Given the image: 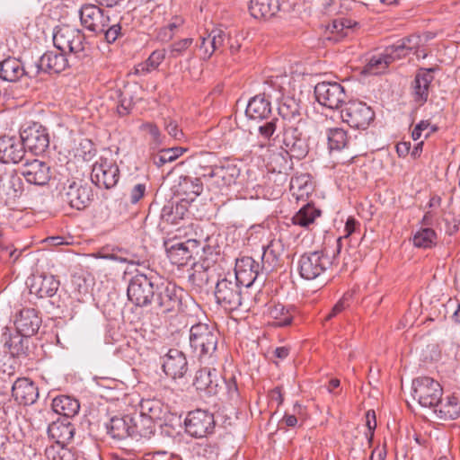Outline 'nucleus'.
<instances>
[{"label": "nucleus", "mask_w": 460, "mask_h": 460, "mask_svg": "<svg viewBox=\"0 0 460 460\" xmlns=\"http://www.w3.org/2000/svg\"><path fill=\"white\" fill-rule=\"evenodd\" d=\"M367 418V427L368 429V433H367V437L368 438L369 441L372 440L374 436V431L376 428V414L375 411H368L366 414Z\"/></svg>", "instance_id": "nucleus-63"}, {"label": "nucleus", "mask_w": 460, "mask_h": 460, "mask_svg": "<svg viewBox=\"0 0 460 460\" xmlns=\"http://www.w3.org/2000/svg\"><path fill=\"white\" fill-rule=\"evenodd\" d=\"M146 191L145 183H137L129 190V201L131 204H137L142 199Z\"/></svg>", "instance_id": "nucleus-61"}, {"label": "nucleus", "mask_w": 460, "mask_h": 460, "mask_svg": "<svg viewBox=\"0 0 460 460\" xmlns=\"http://www.w3.org/2000/svg\"><path fill=\"white\" fill-rule=\"evenodd\" d=\"M203 177L185 175L181 177L180 186L186 193L199 196L203 191Z\"/></svg>", "instance_id": "nucleus-52"}, {"label": "nucleus", "mask_w": 460, "mask_h": 460, "mask_svg": "<svg viewBox=\"0 0 460 460\" xmlns=\"http://www.w3.org/2000/svg\"><path fill=\"white\" fill-rule=\"evenodd\" d=\"M240 175V169L232 163H226L222 165H216L210 174H208L206 184L208 189L219 191L235 182Z\"/></svg>", "instance_id": "nucleus-17"}, {"label": "nucleus", "mask_w": 460, "mask_h": 460, "mask_svg": "<svg viewBox=\"0 0 460 460\" xmlns=\"http://www.w3.org/2000/svg\"><path fill=\"white\" fill-rule=\"evenodd\" d=\"M245 113L252 119H267L271 113V105L265 93L252 97L248 102Z\"/></svg>", "instance_id": "nucleus-35"}, {"label": "nucleus", "mask_w": 460, "mask_h": 460, "mask_svg": "<svg viewBox=\"0 0 460 460\" xmlns=\"http://www.w3.org/2000/svg\"><path fill=\"white\" fill-rule=\"evenodd\" d=\"M35 77L34 66L26 70L22 61L15 58H7L0 62V78L7 82H17L23 76Z\"/></svg>", "instance_id": "nucleus-25"}, {"label": "nucleus", "mask_w": 460, "mask_h": 460, "mask_svg": "<svg viewBox=\"0 0 460 460\" xmlns=\"http://www.w3.org/2000/svg\"><path fill=\"white\" fill-rule=\"evenodd\" d=\"M138 413L155 421L161 420L164 415L163 404L155 399L142 400L139 403Z\"/></svg>", "instance_id": "nucleus-43"}, {"label": "nucleus", "mask_w": 460, "mask_h": 460, "mask_svg": "<svg viewBox=\"0 0 460 460\" xmlns=\"http://www.w3.org/2000/svg\"><path fill=\"white\" fill-rule=\"evenodd\" d=\"M40 323L41 319L38 314V311L34 308H23L20 311L14 324L21 337L14 336L4 343L12 356L19 357L25 353L22 337L33 335L39 330Z\"/></svg>", "instance_id": "nucleus-2"}, {"label": "nucleus", "mask_w": 460, "mask_h": 460, "mask_svg": "<svg viewBox=\"0 0 460 460\" xmlns=\"http://www.w3.org/2000/svg\"><path fill=\"white\" fill-rule=\"evenodd\" d=\"M227 37L228 35H226L225 31L219 28L213 29L208 33V43L211 45V49H206L205 60L208 59L215 51L219 50L225 46Z\"/></svg>", "instance_id": "nucleus-51"}, {"label": "nucleus", "mask_w": 460, "mask_h": 460, "mask_svg": "<svg viewBox=\"0 0 460 460\" xmlns=\"http://www.w3.org/2000/svg\"><path fill=\"white\" fill-rule=\"evenodd\" d=\"M265 272L261 269V265L256 261L253 258L245 256L241 259H237L234 268L235 279L241 286L245 288L251 287L261 273Z\"/></svg>", "instance_id": "nucleus-20"}, {"label": "nucleus", "mask_w": 460, "mask_h": 460, "mask_svg": "<svg viewBox=\"0 0 460 460\" xmlns=\"http://www.w3.org/2000/svg\"><path fill=\"white\" fill-rule=\"evenodd\" d=\"M240 284L233 279L225 277L216 285L215 297L217 304L228 311H234L243 305Z\"/></svg>", "instance_id": "nucleus-11"}, {"label": "nucleus", "mask_w": 460, "mask_h": 460, "mask_svg": "<svg viewBox=\"0 0 460 460\" xmlns=\"http://www.w3.org/2000/svg\"><path fill=\"white\" fill-rule=\"evenodd\" d=\"M327 140L331 151H340L345 148L349 143L347 132L340 128H329L327 130Z\"/></svg>", "instance_id": "nucleus-46"}, {"label": "nucleus", "mask_w": 460, "mask_h": 460, "mask_svg": "<svg viewBox=\"0 0 460 460\" xmlns=\"http://www.w3.org/2000/svg\"><path fill=\"white\" fill-rule=\"evenodd\" d=\"M341 117L349 127L364 130L373 122L375 112L363 102L350 101L341 110Z\"/></svg>", "instance_id": "nucleus-10"}, {"label": "nucleus", "mask_w": 460, "mask_h": 460, "mask_svg": "<svg viewBox=\"0 0 460 460\" xmlns=\"http://www.w3.org/2000/svg\"><path fill=\"white\" fill-rule=\"evenodd\" d=\"M421 39L419 35H411L397 40L394 44L385 49L386 58L390 63L405 58L413 49L420 46Z\"/></svg>", "instance_id": "nucleus-27"}, {"label": "nucleus", "mask_w": 460, "mask_h": 460, "mask_svg": "<svg viewBox=\"0 0 460 460\" xmlns=\"http://www.w3.org/2000/svg\"><path fill=\"white\" fill-rule=\"evenodd\" d=\"M217 341V330L207 323H197L190 330V345L199 358L212 357Z\"/></svg>", "instance_id": "nucleus-4"}, {"label": "nucleus", "mask_w": 460, "mask_h": 460, "mask_svg": "<svg viewBox=\"0 0 460 460\" xmlns=\"http://www.w3.org/2000/svg\"><path fill=\"white\" fill-rule=\"evenodd\" d=\"M436 416L442 420H456L460 416V401L455 395L440 399L432 408Z\"/></svg>", "instance_id": "nucleus-34"}, {"label": "nucleus", "mask_w": 460, "mask_h": 460, "mask_svg": "<svg viewBox=\"0 0 460 460\" xmlns=\"http://www.w3.org/2000/svg\"><path fill=\"white\" fill-rule=\"evenodd\" d=\"M52 409L56 413L64 416V419H67L78 412L80 404L77 400L70 396L61 395L53 399Z\"/></svg>", "instance_id": "nucleus-41"}, {"label": "nucleus", "mask_w": 460, "mask_h": 460, "mask_svg": "<svg viewBox=\"0 0 460 460\" xmlns=\"http://www.w3.org/2000/svg\"><path fill=\"white\" fill-rule=\"evenodd\" d=\"M222 383H225L226 385L227 394L230 400L232 401H238L240 394L238 386L235 381V378L232 376L227 381L222 380Z\"/></svg>", "instance_id": "nucleus-62"}, {"label": "nucleus", "mask_w": 460, "mask_h": 460, "mask_svg": "<svg viewBox=\"0 0 460 460\" xmlns=\"http://www.w3.org/2000/svg\"><path fill=\"white\" fill-rule=\"evenodd\" d=\"M24 161L20 172L28 183L37 186H45L49 183L52 172L47 163L37 158H26Z\"/></svg>", "instance_id": "nucleus-18"}, {"label": "nucleus", "mask_w": 460, "mask_h": 460, "mask_svg": "<svg viewBox=\"0 0 460 460\" xmlns=\"http://www.w3.org/2000/svg\"><path fill=\"white\" fill-rule=\"evenodd\" d=\"M153 277L143 273H137L128 280L127 296L128 300L139 307L151 305L155 295L156 287Z\"/></svg>", "instance_id": "nucleus-5"}, {"label": "nucleus", "mask_w": 460, "mask_h": 460, "mask_svg": "<svg viewBox=\"0 0 460 460\" xmlns=\"http://www.w3.org/2000/svg\"><path fill=\"white\" fill-rule=\"evenodd\" d=\"M222 378L215 368L204 367L196 372L193 385L208 395L217 394Z\"/></svg>", "instance_id": "nucleus-23"}, {"label": "nucleus", "mask_w": 460, "mask_h": 460, "mask_svg": "<svg viewBox=\"0 0 460 460\" xmlns=\"http://www.w3.org/2000/svg\"><path fill=\"white\" fill-rule=\"evenodd\" d=\"M23 191V182L17 173H9L0 180V194L6 199H15L22 195Z\"/></svg>", "instance_id": "nucleus-38"}, {"label": "nucleus", "mask_w": 460, "mask_h": 460, "mask_svg": "<svg viewBox=\"0 0 460 460\" xmlns=\"http://www.w3.org/2000/svg\"><path fill=\"white\" fill-rule=\"evenodd\" d=\"M279 113L281 115L280 119L273 118L259 127L258 130L261 137L270 140L278 128H281V131H283V121L288 120L290 116L285 113L283 108L279 109Z\"/></svg>", "instance_id": "nucleus-44"}, {"label": "nucleus", "mask_w": 460, "mask_h": 460, "mask_svg": "<svg viewBox=\"0 0 460 460\" xmlns=\"http://www.w3.org/2000/svg\"><path fill=\"white\" fill-rule=\"evenodd\" d=\"M261 259V269L265 273L276 270L281 263L283 244L279 240L271 241L266 247L263 246Z\"/></svg>", "instance_id": "nucleus-31"}, {"label": "nucleus", "mask_w": 460, "mask_h": 460, "mask_svg": "<svg viewBox=\"0 0 460 460\" xmlns=\"http://www.w3.org/2000/svg\"><path fill=\"white\" fill-rule=\"evenodd\" d=\"M163 369L166 376L177 379L181 378L188 370L185 355L177 349H171L163 358Z\"/></svg>", "instance_id": "nucleus-24"}, {"label": "nucleus", "mask_w": 460, "mask_h": 460, "mask_svg": "<svg viewBox=\"0 0 460 460\" xmlns=\"http://www.w3.org/2000/svg\"><path fill=\"white\" fill-rule=\"evenodd\" d=\"M20 137L25 147L35 155L42 154L49 146L47 128L37 122L24 125L20 131Z\"/></svg>", "instance_id": "nucleus-13"}, {"label": "nucleus", "mask_w": 460, "mask_h": 460, "mask_svg": "<svg viewBox=\"0 0 460 460\" xmlns=\"http://www.w3.org/2000/svg\"><path fill=\"white\" fill-rule=\"evenodd\" d=\"M332 265L330 257L322 251L304 253L297 261L301 278L313 280L320 277Z\"/></svg>", "instance_id": "nucleus-8"}, {"label": "nucleus", "mask_w": 460, "mask_h": 460, "mask_svg": "<svg viewBox=\"0 0 460 460\" xmlns=\"http://www.w3.org/2000/svg\"><path fill=\"white\" fill-rule=\"evenodd\" d=\"M181 290L174 284H161L156 287L153 299L152 310L157 315L175 313L180 309L181 303Z\"/></svg>", "instance_id": "nucleus-7"}, {"label": "nucleus", "mask_w": 460, "mask_h": 460, "mask_svg": "<svg viewBox=\"0 0 460 460\" xmlns=\"http://www.w3.org/2000/svg\"><path fill=\"white\" fill-rule=\"evenodd\" d=\"M165 58V49H156L153 51L148 58L137 66L136 73L146 75L158 68Z\"/></svg>", "instance_id": "nucleus-45"}, {"label": "nucleus", "mask_w": 460, "mask_h": 460, "mask_svg": "<svg viewBox=\"0 0 460 460\" xmlns=\"http://www.w3.org/2000/svg\"><path fill=\"white\" fill-rule=\"evenodd\" d=\"M320 215L319 210H317L314 207L306 203L304 205L298 212L293 217L292 222L295 225H298L300 226H308L315 218Z\"/></svg>", "instance_id": "nucleus-47"}, {"label": "nucleus", "mask_w": 460, "mask_h": 460, "mask_svg": "<svg viewBox=\"0 0 460 460\" xmlns=\"http://www.w3.org/2000/svg\"><path fill=\"white\" fill-rule=\"evenodd\" d=\"M47 460H76L74 452L65 445L52 444L46 447Z\"/></svg>", "instance_id": "nucleus-48"}, {"label": "nucleus", "mask_w": 460, "mask_h": 460, "mask_svg": "<svg viewBox=\"0 0 460 460\" xmlns=\"http://www.w3.org/2000/svg\"><path fill=\"white\" fill-rule=\"evenodd\" d=\"M192 42L193 40L191 38H186L172 44L170 46V52L172 57L176 58L181 55L187 49L190 47Z\"/></svg>", "instance_id": "nucleus-60"}, {"label": "nucleus", "mask_w": 460, "mask_h": 460, "mask_svg": "<svg viewBox=\"0 0 460 460\" xmlns=\"http://www.w3.org/2000/svg\"><path fill=\"white\" fill-rule=\"evenodd\" d=\"M314 189V184L307 174H301L291 178L290 190L297 201L306 202L312 195Z\"/></svg>", "instance_id": "nucleus-36"}, {"label": "nucleus", "mask_w": 460, "mask_h": 460, "mask_svg": "<svg viewBox=\"0 0 460 460\" xmlns=\"http://www.w3.org/2000/svg\"><path fill=\"white\" fill-rule=\"evenodd\" d=\"M75 429L68 419H58L48 426V436L53 444L67 446L74 438Z\"/></svg>", "instance_id": "nucleus-29"}, {"label": "nucleus", "mask_w": 460, "mask_h": 460, "mask_svg": "<svg viewBox=\"0 0 460 460\" xmlns=\"http://www.w3.org/2000/svg\"><path fill=\"white\" fill-rule=\"evenodd\" d=\"M186 432L197 438H206L214 432V414L207 410L196 409L190 411L184 420Z\"/></svg>", "instance_id": "nucleus-12"}, {"label": "nucleus", "mask_w": 460, "mask_h": 460, "mask_svg": "<svg viewBox=\"0 0 460 460\" xmlns=\"http://www.w3.org/2000/svg\"><path fill=\"white\" fill-rule=\"evenodd\" d=\"M281 148L290 158L300 160L308 154V143L303 134L302 119L297 109L291 111V116L283 121Z\"/></svg>", "instance_id": "nucleus-1"}, {"label": "nucleus", "mask_w": 460, "mask_h": 460, "mask_svg": "<svg viewBox=\"0 0 460 460\" xmlns=\"http://www.w3.org/2000/svg\"><path fill=\"white\" fill-rule=\"evenodd\" d=\"M131 437L150 438L155 431V421L139 413L131 415Z\"/></svg>", "instance_id": "nucleus-39"}, {"label": "nucleus", "mask_w": 460, "mask_h": 460, "mask_svg": "<svg viewBox=\"0 0 460 460\" xmlns=\"http://www.w3.org/2000/svg\"><path fill=\"white\" fill-rule=\"evenodd\" d=\"M12 395L20 404L31 405L39 397V390L29 378H18L13 385Z\"/></svg>", "instance_id": "nucleus-28"}, {"label": "nucleus", "mask_w": 460, "mask_h": 460, "mask_svg": "<svg viewBox=\"0 0 460 460\" xmlns=\"http://www.w3.org/2000/svg\"><path fill=\"white\" fill-rule=\"evenodd\" d=\"M30 293L39 298L53 297L59 288V280L53 275L33 274L27 279Z\"/></svg>", "instance_id": "nucleus-21"}, {"label": "nucleus", "mask_w": 460, "mask_h": 460, "mask_svg": "<svg viewBox=\"0 0 460 460\" xmlns=\"http://www.w3.org/2000/svg\"><path fill=\"white\" fill-rule=\"evenodd\" d=\"M391 64L386 58L385 53L373 56L364 67V73L368 75H378L383 73L388 65Z\"/></svg>", "instance_id": "nucleus-54"}, {"label": "nucleus", "mask_w": 460, "mask_h": 460, "mask_svg": "<svg viewBox=\"0 0 460 460\" xmlns=\"http://www.w3.org/2000/svg\"><path fill=\"white\" fill-rule=\"evenodd\" d=\"M53 44L59 51L68 52L76 58L87 56L84 34L81 30L70 25H61L55 29Z\"/></svg>", "instance_id": "nucleus-3"}, {"label": "nucleus", "mask_w": 460, "mask_h": 460, "mask_svg": "<svg viewBox=\"0 0 460 460\" xmlns=\"http://www.w3.org/2000/svg\"><path fill=\"white\" fill-rule=\"evenodd\" d=\"M271 324L277 327L288 326L292 323L293 314L281 304L273 305L269 308Z\"/></svg>", "instance_id": "nucleus-42"}, {"label": "nucleus", "mask_w": 460, "mask_h": 460, "mask_svg": "<svg viewBox=\"0 0 460 460\" xmlns=\"http://www.w3.org/2000/svg\"><path fill=\"white\" fill-rule=\"evenodd\" d=\"M280 9L279 0H251L249 12L258 20H269L274 17Z\"/></svg>", "instance_id": "nucleus-33"}, {"label": "nucleus", "mask_w": 460, "mask_h": 460, "mask_svg": "<svg viewBox=\"0 0 460 460\" xmlns=\"http://www.w3.org/2000/svg\"><path fill=\"white\" fill-rule=\"evenodd\" d=\"M351 31V22L345 18L334 19L326 26L324 37L328 40L338 42Z\"/></svg>", "instance_id": "nucleus-40"}, {"label": "nucleus", "mask_w": 460, "mask_h": 460, "mask_svg": "<svg viewBox=\"0 0 460 460\" xmlns=\"http://www.w3.org/2000/svg\"><path fill=\"white\" fill-rule=\"evenodd\" d=\"M433 80L430 70H420L414 77L411 84V94L413 101L419 105H423L429 98V86Z\"/></svg>", "instance_id": "nucleus-30"}, {"label": "nucleus", "mask_w": 460, "mask_h": 460, "mask_svg": "<svg viewBox=\"0 0 460 460\" xmlns=\"http://www.w3.org/2000/svg\"><path fill=\"white\" fill-rule=\"evenodd\" d=\"M438 128L431 125L429 120H420L413 128L411 137L413 140H418L421 137L428 138L432 133L436 132Z\"/></svg>", "instance_id": "nucleus-55"}, {"label": "nucleus", "mask_w": 460, "mask_h": 460, "mask_svg": "<svg viewBox=\"0 0 460 460\" xmlns=\"http://www.w3.org/2000/svg\"><path fill=\"white\" fill-rule=\"evenodd\" d=\"M187 149L184 147H172L162 149L158 155H154L153 163L157 167H162L167 163L173 162L178 157L183 155Z\"/></svg>", "instance_id": "nucleus-49"}, {"label": "nucleus", "mask_w": 460, "mask_h": 460, "mask_svg": "<svg viewBox=\"0 0 460 460\" xmlns=\"http://www.w3.org/2000/svg\"><path fill=\"white\" fill-rule=\"evenodd\" d=\"M352 298V295L349 293H346L342 296V297L334 305L331 313L326 316V320H331L335 317L341 312H343L347 307L350 305V300Z\"/></svg>", "instance_id": "nucleus-58"}, {"label": "nucleus", "mask_w": 460, "mask_h": 460, "mask_svg": "<svg viewBox=\"0 0 460 460\" xmlns=\"http://www.w3.org/2000/svg\"><path fill=\"white\" fill-rule=\"evenodd\" d=\"M199 242L194 239H189L183 243H177L166 248L167 256L172 264L184 266L192 258L197 249Z\"/></svg>", "instance_id": "nucleus-26"}, {"label": "nucleus", "mask_w": 460, "mask_h": 460, "mask_svg": "<svg viewBox=\"0 0 460 460\" xmlns=\"http://www.w3.org/2000/svg\"><path fill=\"white\" fill-rule=\"evenodd\" d=\"M317 102L329 109H339L347 100L344 87L336 82H321L314 86Z\"/></svg>", "instance_id": "nucleus-15"}, {"label": "nucleus", "mask_w": 460, "mask_h": 460, "mask_svg": "<svg viewBox=\"0 0 460 460\" xmlns=\"http://www.w3.org/2000/svg\"><path fill=\"white\" fill-rule=\"evenodd\" d=\"M104 35L105 41L109 44L115 42L123 35L122 27L119 22H111L110 19L109 25L104 28L101 33Z\"/></svg>", "instance_id": "nucleus-56"}, {"label": "nucleus", "mask_w": 460, "mask_h": 460, "mask_svg": "<svg viewBox=\"0 0 460 460\" xmlns=\"http://www.w3.org/2000/svg\"><path fill=\"white\" fill-rule=\"evenodd\" d=\"M359 227V223L353 217H349L344 227V235L337 239V249L340 252L341 247V242L355 234Z\"/></svg>", "instance_id": "nucleus-59"}, {"label": "nucleus", "mask_w": 460, "mask_h": 460, "mask_svg": "<svg viewBox=\"0 0 460 460\" xmlns=\"http://www.w3.org/2000/svg\"><path fill=\"white\" fill-rule=\"evenodd\" d=\"M81 24L98 35L109 25L110 16L104 10L93 4H85L79 10Z\"/></svg>", "instance_id": "nucleus-16"}, {"label": "nucleus", "mask_w": 460, "mask_h": 460, "mask_svg": "<svg viewBox=\"0 0 460 460\" xmlns=\"http://www.w3.org/2000/svg\"><path fill=\"white\" fill-rule=\"evenodd\" d=\"M26 159V147L19 136L0 137V162L19 164Z\"/></svg>", "instance_id": "nucleus-19"}, {"label": "nucleus", "mask_w": 460, "mask_h": 460, "mask_svg": "<svg viewBox=\"0 0 460 460\" xmlns=\"http://www.w3.org/2000/svg\"><path fill=\"white\" fill-rule=\"evenodd\" d=\"M215 156L210 152H199L191 155L187 162L194 175L203 177L204 181L208 180V174L213 171L216 165H213Z\"/></svg>", "instance_id": "nucleus-32"}, {"label": "nucleus", "mask_w": 460, "mask_h": 460, "mask_svg": "<svg viewBox=\"0 0 460 460\" xmlns=\"http://www.w3.org/2000/svg\"><path fill=\"white\" fill-rule=\"evenodd\" d=\"M69 66L66 54L60 51H47L34 66L35 77L40 72L59 74Z\"/></svg>", "instance_id": "nucleus-22"}, {"label": "nucleus", "mask_w": 460, "mask_h": 460, "mask_svg": "<svg viewBox=\"0 0 460 460\" xmlns=\"http://www.w3.org/2000/svg\"><path fill=\"white\" fill-rule=\"evenodd\" d=\"M191 270L192 272L189 275V281L192 285L201 288L208 283L210 278L208 268L201 263H194Z\"/></svg>", "instance_id": "nucleus-53"}, {"label": "nucleus", "mask_w": 460, "mask_h": 460, "mask_svg": "<svg viewBox=\"0 0 460 460\" xmlns=\"http://www.w3.org/2000/svg\"><path fill=\"white\" fill-rule=\"evenodd\" d=\"M131 415H125L122 417H112L110 422L106 425L107 432L111 438L117 439H123L127 437H131Z\"/></svg>", "instance_id": "nucleus-37"}, {"label": "nucleus", "mask_w": 460, "mask_h": 460, "mask_svg": "<svg viewBox=\"0 0 460 460\" xmlns=\"http://www.w3.org/2000/svg\"><path fill=\"white\" fill-rule=\"evenodd\" d=\"M440 384L429 376H420L412 382V396L422 407L433 408L442 397Z\"/></svg>", "instance_id": "nucleus-9"}, {"label": "nucleus", "mask_w": 460, "mask_h": 460, "mask_svg": "<svg viewBox=\"0 0 460 460\" xmlns=\"http://www.w3.org/2000/svg\"><path fill=\"white\" fill-rule=\"evenodd\" d=\"M93 197L92 187L87 183L67 180L62 184L58 198L70 208L82 210L87 208Z\"/></svg>", "instance_id": "nucleus-6"}, {"label": "nucleus", "mask_w": 460, "mask_h": 460, "mask_svg": "<svg viewBox=\"0 0 460 460\" xmlns=\"http://www.w3.org/2000/svg\"><path fill=\"white\" fill-rule=\"evenodd\" d=\"M165 129L171 137L176 139H179L182 136V132L178 128L177 123H175L172 120H170L165 123Z\"/></svg>", "instance_id": "nucleus-64"}, {"label": "nucleus", "mask_w": 460, "mask_h": 460, "mask_svg": "<svg viewBox=\"0 0 460 460\" xmlns=\"http://www.w3.org/2000/svg\"><path fill=\"white\" fill-rule=\"evenodd\" d=\"M437 239L436 232L430 227H424L417 231L413 235V244L419 248H430Z\"/></svg>", "instance_id": "nucleus-50"}, {"label": "nucleus", "mask_w": 460, "mask_h": 460, "mask_svg": "<svg viewBox=\"0 0 460 460\" xmlns=\"http://www.w3.org/2000/svg\"><path fill=\"white\" fill-rule=\"evenodd\" d=\"M141 129L150 135L151 146L154 148H156L163 144V137L156 125L152 123H145L141 126Z\"/></svg>", "instance_id": "nucleus-57"}, {"label": "nucleus", "mask_w": 460, "mask_h": 460, "mask_svg": "<svg viewBox=\"0 0 460 460\" xmlns=\"http://www.w3.org/2000/svg\"><path fill=\"white\" fill-rule=\"evenodd\" d=\"M119 170L112 159L100 157L93 165L91 180L98 187L113 188L119 181Z\"/></svg>", "instance_id": "nucleus-14"}]
</instances>
